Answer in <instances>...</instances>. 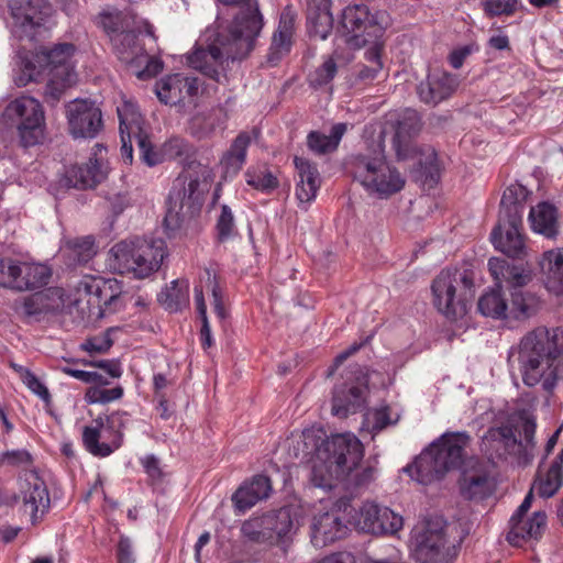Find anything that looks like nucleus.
Masks as SVG:
<instances>
[{"mask_svg":"<svg viewBox=\"0 0 563 563\" xmlns=\"http://www.w3.org/2000/svg\"><path fill=\"white\" fill-rule=\"evenodd\" d=\"M508 365L528 387L551 393L563 380V330L537 327L508 351Z\"/></svg>","mask_w":563,"mask_h":563,"instance_id":"f257e3e1","label":"nucleus"},{"mask_svg":"<svg viewBox=\"0 0 563 563\" xmlns=\"http://www.w3.org/2000/svg\"><path fill=\"white\" fill-rule=\"evenodd\" d=\"M245 21V30L241 27L243 20L240 18L219 31L207 47L196 45L187 56L188 66L220 82L224 77V63L245 57L253 49L254 41L262 30L256 14L249 15Z\"/></svg>","mask_w":563,"mask_h":563,"instance_id":"f03ea898","label":"nucleus"},{"mask_svg":"<svg viewBox=\"0 0 563 563\" xmlns=\"http://www.w3.org/2000/svg\"><path fill=\"white\" fill-rule=\"evenodd\" d=\"M75 45L58 43L51 49L36 53L19 51L16 53V66L21 74L15 78L20 87L37 80L47 70V85L45 88V101L56 104L65 90L77 81L74 56Z\"/></svg>","mask_w":563,"mask_h":563,"instance_id":"7ed1b4c3","label":"nucleus"},{"mask_svg":"<svg viewBox=\"0 0 563 563\" xmlns=\"http://www.w3.org/2000/svg\"><path fill=\"white\" fill-rule=\"evenodd\" d=\"M327 452L332 453L334 462L328 471L320 466L316 468L318 487L331 489L342 483L346 488L361 489L375 479L376 468L362 463L363 444L354 434L342 433L322 451V455L328 457Z\"/></svg>","mask_w":563,"mask_h":563,"instance_id":"20e7f679","label":"nucleus"},{"mask_svg":"<svg viewBox=\"0 0 563 563\" xmlns=\"http://www.w3.org/2000/svg\"><path fill=\"white\" fill-rule=\"evenodd\" d=\"M470 442L467 432H445L422 451L405 472L423 485L439 481L449 471L461 466Z\"/></svg>","mask_w":563,"mask_h":563,"instance_id":"39448f33","label":"nucleus"},{"mask_svg":"<svg viewBox=\"0 0 563 563\" xmlns=\"http://www.w3.org/2000/svg\"><path fill=\"white\" fill-rule=\"evenodd\" d=\"M166 256V243L163 239L135 238L115 243L110 249L107 261L115 273L145 278L158 271Z\"/></svg>","mask_w":563,"mask_h":563,"instance_id":"423d86ee","label":"nucleus"},{"mask_svg":"<svg viewBox=\"0 0 563 563\" xmlns=\"http://www.w3.org/2000/svg\"><path fill=\"white\" fill-rule=\"evenodd\" d=\"M488 271L494 280H505L509 289L508 317L514 320H527L538 313L540 297L525 287L531 283L532 273L523 266L510 264L505 258L492 257Z\"/></svg>","mask_w":563,"mask_h":563,"instance_id":"0eeeda50","label":"nucleus"},{"mask_svg":"<svg viewBox=\"0 0 563 563\" xmlns=\"http://www.w3.org/2000/svg\"><path fill=\"white\" fill-rule=\"evenodd\" d=\"M350 164L354 180L371 196L387 199L405 187L404 175L386 162L383 153L374 156L358 154Z\"/></svg>","mask_w":563,"mask_h":563,"instance_id":"6e6552de","label":"nucleus"},{"mask_svg":"<svg viewBox=\"0 0 563 563\" xmlns=\"http://www.w3.org/2000/svg\"><path fill=\"white\" fill-rule=\"evenodd\" d=\"M391 20L386 11H371L365 4L346 7L342 12L341 29L345 43L352 48L383 46V37Z\"/></svg>","mask_w":563,"mask_h":563,"instance_id":"1a4fd4ad","label":"nucleus"},{"mask_svg":"<svg viewBox=\"0 0 563 563\" xmlns=\"http://www.w3.org/2000/svg\"><path fill=\"white\" fill-rule=\"evenodd\" d=\"M474 286L468 269H444L432 283L433 302L437 309L449 319H457L466 313L468 296Z\"/></svg>","mask_w":563,"mask_h":563,"instance_id":"9d476101","label":"nucleus"},{"mask_svg":"<svg viewBox=\"0 0 563 563\" xmlns=\"http://www.w3.org/2000/svg\"><path fill=\"white\" fill-rule=\"evenodd\" d=\"M205 189L198 176L189 173L179 175L168 195V208L164 219L166 231L174 232L201 209Z\"/></svg>","mask_w":563,"mask_h":563,"instance_id":"9b49d317","label":"nucleus"},{"mask_svg":"<svg viewBox=\"0 0 563 563\" xmlns=\"http://www.w3.org/2000/svg\"><path fill=\"white\" fill-rule=\"evenodd\" d=\"M1 123L16 129L24 146L37 144L44 134L45 117L42 104L33 97L21 96L7 104Z\"/></svg>","mask_w":563,"mask_h":563,"instance_id":"f8f14e48","label":"nucleus"},{"mask_svg":"<svg viewBox=\"0 0 563 563\" xmlns=\"http://www.w3.org/2000/svg\"><path fill=\"white\" fill-rule=\"evenodd\" d=\"M420 129L421 122L418 112L410 109L406 110L398 121L393 146L399 161L417 156V163L426 175V179L429 178L431 181H437L440 168L435 151L431 147L418 151L411 145V137L417 135Z\"/></svg>","mask_w":563,"mask_h":563,"instance_id":"ddd939ff","label":"nucleus"},{"mask_svg":"<svg viewBox=\"0 0 563 563\" xmlns=\"http://www.w3.org/2000/svg\"><path fill=\"white\" fill-rule=\"evenodd\" d=\"M445 523L437 518L412 532V547L419 563H450L456 555L455 545L446 538Z\"/></svg>","mask_w":563,"mask_h":563,"instance_id":"4468645a","label":"nucleus"},{"mask_svg":"<svg viewBox=\"0 0 563 563\" xmlns=\"http://www.w3.org/2000/svg\"><path fill=\"white\" fill-rule=\"evenodd\" d=\"M12 33L20 40L34 41L47 30L52 8L43 0H11Z\"/></svg>","mask_w":563,"mask_h":563,"instance_id":"2eb2a0df","label":"nucleus"},{"mask_svg":"<svg viewBox=\"0 0 563 563\" xmlns=\"http://www.w3.org/2000/svg\"><path fill=\"white\" fill-rule=\"evenodd\" d=\"M51 278V269L40 263L0 258V287L27 291L43 287Z\"/></svg>","mask_w":563,"mask_h":563,"instance_id":"dca6fc26","label":"nucleus"},{"mask_svg":"<svg viewBox=\"0 0 563 563\" xmlns=\"http://www.w3.org/2000/svg\"><path fill=\"white\" fill-rule=\"evenodd\" d=\"M66 118L75 139H93L102 129L101 110L92 101L76 99L66 104Z\"/></svg>","mask_w":563,"mask_h":563,"instance_id":"f3484780","label":"nucleus"},{"mask_svg":"<svg viewBox=\"0 0 563 563\" xmlns=\"http://www.w3.org/2000/svg\"><path fill=\"white\" fill-rule=\"evenodd\" d=\"M120 292L121 290L117 279L85 275L76 284L75 295L71 301L74 306H79L86 299L88 306L107 308L118 299Z\"/></svg>","mask_w":563,"mask_h":563,"instance_id":"a211bd4d","label":"nucleus"},{"mask_svg":"<svg viewBox=\"0 0 563 563\" xmlns=\"http://www.w3.org/2000/svg\"><path fill=\"white\" fill-rule=\"evenodd\" d=\"M199 89L198 78L179 73L167 75L155 84L158 100L169 106H195Z\"/></svg>","mask_w":563,"mask_h":563,"instance_id":"6ab92c4d","label":"nucleus"},{"mask_svg":"<svg viewBox=\"0 0 563 563\" xmlns=\"http://www.w3.org/2000/svg\"><path fill=\"white\" fill-rule=\"evenodd\" d=\"M355 525L363 532L393 534L402 527V517L388 507L379 506L374 501H365L356 514Z\"/></svg>","mask_w":563,"mask_h":563,"instance_id":"aec40b11","label":"nucleus"},{"mask_svg":"<svg viewBox=\"0 0 563 563\" xmlns=\"http://www.w3.org/2000/svg\"><path fill=\"white\" fill-rule=\"evenodd\" d=\"M495 488L492 476V462L471 460L462 473L461 494L471 500H482L490 496Z\"/></svg>","mask_w":563,"mask_h":563,"instance_id":"412c9836","label":"nucleus"},{"mask_svg":"<svg viewBox=\"0 0 563 563\" xmlns=\"http://www.w3.org/2000/svg\"><path fill=\"white\" fill-rule=\"evenodd\" d=\"M562 427H560L548 440L544 448V456L539 465L538 479L533 488L541 497H552L562 485L563 450L548 462L549 454L555 448Z\"/></svg>","mask_w":563,"mask_h":563,"instance_id":"4be33fe9","label":"nucleus"},{"mask_svg":"<svg viewBox=\"0 0 563 563\" xmlns=\"http://www.w3.org/2000/svg\"><path fill=\"white\" fill-rule=\"evenodd\" d=\"M112 429L104 424L101 417L95 419L92 426L85 427L82 442L86 450L98 457H107L118 450L122 443V433Z\"/></svg>","mask_w":563,"mask_h":563,"instance_id":"5701e85b","label":"nucleus"},{"mask_svg":"<svg viewBox=\"0 0 563 563\" xmlns=\"http://www.w3.org/2000/svg\"><path fill=\"white\" fill-rule=\"evenodd\" d=\"M342 433L334 434L330 438H324V433L321 429L310 428L302 431L300 441H298V450H301L302 459L314 456L312 468H311V482L318 487V481L316 477V468L324 467L327 471L332 466L334 459L332 453L329 456H323L322 451H325L329 443L336 440Z\"/></svg>","mask_w":563,"mask_h":563,"instance_id":"b1692460","label":"nucleus"},{"mask_svg":"<svg viewBox=\"0 0 563 563\" xmlns=\"http://www.w3.org/2000/svg\"><path fill=\"white\" fill-rule=\"evenodd\" d=\"M347 526L338 510L317 514L310 523V541L317 549H322L344 538Z\"/></svg>","mask_w":563,"mask_h":563,"instance_id":"393cba45","label":"nucleus"},{"mask_svg":"<svg viewBox=\"0 0 563 563\" xmlns=\"http://www.w3.org/2000/svg\"><path fill=\"white\" fill-rule=\"evenodd\" d=\"M522 441H518L510 426L490 428L482 439V451L489 460L506 455H518L520 461Z\"/></svg>","mask_w":563,"mask_h":563,"instance_id":"a878e982","label":"nucleus"},{"mask_svg":"<svg viewBox=\"0 0 563 563\" xmlns=\"http://www.w3.org/2000/svg\"><path fill=\"white\" fill-rule=\"evenodd\" d=\"M21 498L24 512L35 525L49 507V496L44 481L36 473H26L21 482Z\"/></svg>","mask_w":563,"mask_h":563,"instance_id":"bb28decb","label":"nucleus"},{"mask_svg":"<svg viewBox=\"0 0 563 563\" xmlns=\"http://www.w3.org/2000/svg\"><path fill=\"white\" fill-rule=\"evenodd\" d=\"M296 190L295 195L299 207L307 210L316 199L321 186V176L317 165L305 157L295 156Z\"/></svg>","mask_w":563,"mask_h":563,"instance_id":"cd10ccee","label":"nucleus"},{"mask_svg":"<svg viewBox=\"0 0 563 563\" xmlns=\"http://www.w3.org/2000/svg\"><path fill=\"white\" fill-rule=\"evenodd\" d=\"M108 167L101 158L90 157L85 164H76L66 169L63 184L68 188L91 189L103 181Z\"/></svg>","mask_w":563,"mask_h":563,"instance_id":"c85d7f7f","label":"nucleus"},{"mask_svg":"<svg viewBox=\"0 0 563 563\" xmlns=\"http://www.w3.org/2000/svg\"><path fill=\"white\" fill-rule=\"evenodd\" d=\"M521 218L499 219V224L492 231L490 239L496 250L509 257H521L525 252L523 236L520 233Z\"/></svg>","mask_w":563,"mask_h":563,"instance_id":"c756f323","label":"nucleus"},{"mask_svg":"<svg viewBox=\"0 0 563 563\" xmlns=\"http://www.w3.org/2000/svg\"><path fill=\"white\" fill-rule=\"evenodd\" d=\"M547 528V515L544 511H536L532 517L525 518L512 516L507 540L515 547H521L529 541L539 540Z\"/></svg>","mask_w":563,"mask_h":563,"instance_id":"7c9ffc66","label":"nucleus"},{"mask_svg":"<svg viewBox=\"0 0 563 563\" xmlns=\"http://www.w3.org/2000/svg\"><path fill=\"white\" fill-rule=\"evenodd\" d=\"M457 86L459 80L455 76L443 70H434L429 74L426 81L420 82L417 92L421 101L438 104L449 98Z\"/></svg>","mask_w":563,"mask_h":563,"instance_id":"2f4dec72","label":"nucleus"},{"mask_svg":"<svg viewBox=\"0 0 563 563\" xmlns=\"http://www.w3.org/2000/svg\"><path fill=\"white\" fill-rule=\"evenodd\" d=\"M271 492V479L265 475H255L238 488L232 496V503L239 512H245L258 501L266 499Z\"/></svg>","mask_w":563,"mask_h":563,"instance_id":"473e14b6","label":"nucleus"},{"mask_svg":"<svg viewBox=\"0 0 563 563\" xmlns=\"http://www.w3.org/2000/svg\"><path fill=\"white\" fill-rule=\"evenodd\" d=\"M266 530L271 532V547H283L297 531V523L289 507L264 514Z\"/></svg>","mask_w":563,"mask_h":563,"instance_id":"72a5a7b5","label":"nucleus"},{"mask_svg":"<svg viewBox=\"0 0 563 563\" xmlns=\"http://www.w3.org/2000/svg\"><path fill=\"white\" fill-rule=\"evenodd\" d=\"M307 25L311 36L328 37L333 27L331 0H307Z\"/></svg>","mask_w":563,"mask_h":563,"instance_id":"f704fd0d","label":"nucleus"},{"mask_svg":"<svg viewBox=\"0 0 563 563\" xmlns=\"http://www.w3.org/2000/svg\"><path fill=\"white\" fill-rule=\"evenodd\" d=\"M111 42L119 59L126 64L140 66L150 59L144 46L140 43L139 35L133 31L112 35Z\"/></svg>","mask_w":563,"mask_h":563,"instance_id":"c9c22d12","label":"nucleus"},{"mask_svg":"<svg viewBox=\"0 0 563 563\" xmlns=\"http://www.w3.org/2000/svg\"><path fill=\"white\" fill-rule=\"evenodd\" d=\"M251 141L249 132H240L230 147L222 154L220 168L225 178L238 175L242 169L246 162V153Z\"/></svg>","mask_w":563,"mask_h":563,"instance_id":"e433bc0d","label":"nucleus"},{"mask_svg":"<svg viewBox=\"0 0 563 563\" xmlns=\"http://www.w3.org/2000/svg\"><path fill=\"white\" fill-rule=\"evenodd\" d=\"M539 265L545 276L547 288L558 296L563 295V247L545 251Z\"/></svg>","mask_w":563,"mask_h":563,"instance_id":"4c0bfd02","label":"nucleus"},{"mask_svg":"<svg viewBox=\"0 0 563 563\" xmlns=\"http://www.w3.org/2000/svg\"><path fill=\"white\" fill-rule=\"evenodd\" d=\"M531 229L548 239H555L559 233L556 208L549 202H540L529 212Z\"/></svg>","mask_w":563,"mask_h":563,"instance_id":"58836bf2","label":"nucleus"},{"mask_svg":"<svg viewBox=\"0 0 563 563\" xmlns=\"http://www.w3.org/2000/svg\"><path fill=\"white\" fill-rule=\"evenodd\" d=\"M295 27V16L289 10H285L279 19L278 27L273 35L268 54V62L275 65L283 55L289 52Z\"/></svg>","mask_w":563,"mask_h":563,"instance_id":"ea45409f","label":"nucleus"},{"mask_svg":"<svg viewBox=\"0 0 563 563\" xmlns=\"http://www.w3.org/2000/svg\"><path fill=\"white\" fill-rule=\"evenodd\" d=\"M505 280H494V286L484 292L478 299L479 312L493 319H509L508 299L505 297L503 287Z\"/></svg>","mask_w":563,"mask_h":563,"instance_id":"a19ab883","label":"nucleus"},{"mask_svg":"<svg viewBox=\"0 0 563 563\" xmlns=\"http://www.w3.org/2000/svg\"><path fill=\"white\" fill-rule=\"evenodd\" d=\"M224 122L225 119L221 110H210L194 115L189 123V130L197 139H208L212 136L218 129H223Z\"/></svg>","mask_w":563,"mask_h":563,"instance_id":"79ce46f5","label":"nucleus"},{"mask_svg":"<svg viewBox=\"0 0 563 563\" xmlns=\"http://www.w3.org/2000/svg\"><path fill=\"white\" fill-rule=\"evenodd\" d=\"M345 132V123L334 124L329 135L312 131L307 136L308 147L319 155L331 153L338 148Z\"/></svg>","mask_w":563,"mask_h":563,"instance_id":"37998d69","label":"nucleus"},{"mask_svg":"<svg viewBox=\"0 0 563 563\" xmlns=\"http://www.w3.org/2000/svg\"><path fill=\"white\" fill-rule=\"evenodd\" d=\"M117 111L120 121V134H133L134 140L146 134L143 128L144 120L133 102L123 101Z\"/></svg>","mask_w":563,"mask_h":563,"instance_id":"c03bdc74","label":"nucleus"},{"mask_svg":"<svg viewBox=\"0 0 563 563\" xmlns=\"http://www.w3.org/2000/svg\"><path fill=\"white\" fill-rule=\"evenodd\" d=\"M63 252L70 265L86 264L96 255L95 241L91 236L69 240L65 244Z\"/></svg>","mask_w":563,"mask_h":563,"instance_id":"a18cd8bd","label":"nucleus"},{"mask_svg":"<svg viewBox=\"0 0 563 563\" xmlns=\"http://www.w3.org/2000/svg\"><path fill=\"white\" fill-rule=\"evenodd\" d=\"M526 198V189L521 185H511L505 191L500 200V219L521 218Z\"/></svg>","mask_w":563,"mask_h":563,"instance_id":"49530a36","label":"nucleus"},{"mask_svg":"<svg viewBox=\"0 0 563 563\" xmlns=\"http://www.w3.org/2000/svg\"><path fill=\"white\" fill-rule=\"evenodd\" d=\"M40 298L43 301L44 313H70L74 307L70 296L58 287H51L40 292Z\"/></svg>","mask_w":563,"mask_h":563,"instance_id":"de8ad7c7","label":"nucleus"},{"mask_svg":"<svg viewBox=\"0 0 563 563\" xmlns=\"http://www.w3.org/2000/svg\"><path fill=\"white\" fill-rule=\"evenodd\" d=\"M366 386H353L349 389L346 402L335 393L332 400V413L338 417H346L362 407L365 400Z\"/></svg>","mask_w":563,"mask_h":563,"instance_id":"09e8293b","label":"nucleus"},{"mask_svg":"<svg viewBox=\"0 0 563 563\" xmlns=\"http://www.w3.org/2000/svg\"><path fill=\"white\" fill-rule=\"evenodd\" d=\"M241 533L249 542L271 547L272 534L266 530L264 515L245 520L242 523Z\"/></svg>","mask_w":563,"mask_h":563,"instance_id":"8fccbe9b","label":"nucleus"},{"mask_svg":"<svg viewBox=\"0 0 563 563\" xmlns=\"http://www.w3.org/2000/svg\"><path fill=\"white\" fill-rule=\"evenodd\" d=\"M343 64L344 60L342 56L338 52H334L310 75V84L314 87L328 85L336 75L339 67Z\"/></svg>","mask_w":563,"mask_h":563,"instance_id":"3c124183","label":"nucleus"},{"mask_svg":"<svg viewBox=\"0 0 563 563\" xmlns=\"http://www.w3.org/2000/svg\"><path fill=\"white\" fill-rule=\"evenodd\" d=\"M525 443L522 442L520 463L529 464L533 459L536 418L528 411L519 413Z\"/></svg>","mask_w":563,"mask_h":563,"instance_id":"603ef678","label":"nucleus"},{"mask_svg":"<svg viewBox=\"0 0 563 563\" xmlns=\"http://www.w3.org/2000/svg\"><path fill=\"white\" fill-rule=\"evenodd\" d=\"M187 284L173 280L170 285L159 294L158 300L166 309L177 311L187 302Z\"/></svg>","mask_w":563,"mask_h":563,"instance_id":"864d4df0","label":"nucleus"},{"mask_svg":"<svg viewBox=\"0 0 563 563\" xmlns=\"http://www.w3.org/2000/svg\"><path fill=\"white\" fill-rule=\"evenodd\" d=\"M383 46H369L365 52V58L369 63L368 66H363L357 74V79L363 82H369L377 77L382 70L383 64L380 62V52Z\"/></svg>","mask_w":563,"mask_h":563,"instance_id":"5fc2aeb1","label":"nucleus"},{"mask_svg":"<svg viewBox=\"0 0 563 563\" xmlns=\"http://www.w3.org/2000/svg\"><path fill=\"white\" fill-rule=\"evenodd\" d=\"M246 183L258 190H272L278 186V179L267 168L249 169L245 173Z\"/></svg>","mask_w":563,"mask_h":563,"instance_id":"6e6d98bb","label":"nucleus"},{"mask_svg":"<svg viewBox=\"0 0 563 563\" xmlns=\"http://www.w3.org/2000/svg\"><path fill=\"white\" fill-rule=\"evenodd\" d=\"M100 23L104 31L110 35L126 32L124 27L128 26L126 14L121 11L103 12L100 14Z\"/></svg>","mask_w":563,"mask_h":563,"instance_id":"4d7b16f0","label":"nucleus"},{"mask_svg":"<svg viewBox=\"0 0 563 563\" xmlns=\"http://www.w3.org/2000/svg\"><path fill=\"white\" fill-rule=\"evenodd\" d=\"M217 233L221 242L228 241L236 233L233 213L227 205L221 207V212L217 221Z\"/></svg>","mask_w":563,"mask_h":563,"instance_id":"13d9d810","label":"nucleus"},{"mask_svg":"<svg viewBox=\"0 0 563 563\" xmlns=\"http://www.w3.org/2000/svg\"><path fill=\"white\" fill-rule=\"evenodd\" d=\"M43 301H41L40 292L32 296L14 300L12 309L19 313L27 317L44 313Z\"/></svg>","mask_w":563,"mask_h":563,"instance_id":"bf43d9fd","label":"nucleus"},{"mask_svg":"<svg viewBox=\"0 0 563 563\" xmlns=\"http://www.w3.org/2000/svg\"><path fill=\"white\" fill-rule=\"evenodd\" d=\"M135 141L140 150L141 158L145 164L155 166L163 161V155L153 148L147 133L135 139Z\"/></svg>","mask_w":563,"mask_h":563,"instance_id":"052dcab7","label":"nucleus"},{"mask_svg":"<svg viewBox=\"0 0 563 563\" xmlns=\"http://www.w3.org/2000/svg\"><path fill=\"white\" fill-rule=\"evenodd\" d=\"M517 0H484L483 8L487 15H509L515 11Z\"/></svg>","mask_w":563,"mask_h":563,"instance_id":"680f3d73","label":"nucleus"},{"mask_svg":"<svg viewBox=\"0 0 563 563\" xmlns=\"http://www.w3.org/2000/svg\"><path fill=\"white\" fill-rule=\"evenodd\" d=\"M60 371L66 375H69L86 384H99L106 385L108 382L103 379L102 375L97 372H88L81 369H75L68 366L60 367Z\"/></svg>","mask_w":563,"mask_h":563,"instance_id":"e2e57ef3","label":"nucleus"},{"mask_svg":"<svg viewBox=\"0 0 563 563\" xmlns=\"http://www.w3.org/2000/svg\"><path fill=\"white\" fill-rule=\"evenodd\" d=\"M207 277L208 287L211 289L213 298V309L219 318L224 317V308L221 300V289L217 283L216 275L210 269L205 271Z\"/></svg>","mask_w":563,"mask_h":563,"instance_id":"0e129e2a","label":"nucleus"},{"mask_svg":"<svg viewBox=\"0 0 563 563\" xmlns=\"http://www.w3.org/2000/svg\"><path fill=\"white\" fill-rule=\"evenodd\" d=\"M22 380L27 386V388L34 394H36L41 399H49L48 389L41 383V380L32 372L25 371L22 375Z\"/></svg>","mask_w":563,"mask_h":563,"instance_id":"69168bd1","label":"nucleus"},{"mask_svg":"<svg viewBox=\"0 0 563 563\" xmlns=\"http://www.w3.org/2000/svg\"><path fill=\"white\" fill-rule=\"evenodd\" d=\"M118 563H135V556L132 548L131 540L126 537H121L117 547Z\"/></svg>","mask_w":563,"mask_h":563,"instance_id":"338daca9","label":"nucleus"},{"mask_svg":"<svg viewBox=\"0 0 563 563\" xmlns=\"http://www.w3.org/2000/svg\"><path fill=\"white\" fill-rule=\"evenodd\" d=\"M1 461L11 465H29L31 455L25 450L7 451L2 453Z\"/></svg>","mask_w":563,"mask_h":563,"instance_id":"774afa93","label":"nucleus"}]
</instances>
